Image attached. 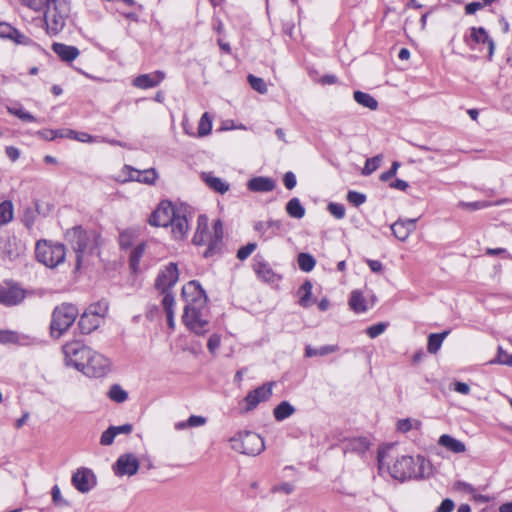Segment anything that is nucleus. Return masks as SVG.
<instances>
[{
	"mask_svg": "<svg viewBox=\"0 0 512 512\" xmlns=\"http://www.w3.org/2000/svg\"><path fill=\"white\" fill-rule=\"evenodd\" d=\"M182 297L186 301L182 322L186 328L198 336L210 331L207 296L198 281L192 280L182 288Z\"/></svg>",
	"mask_w": 512,
	"mask_h": 512,
	"instance_id": "1",
	"label": "nucleus"
},
{
	"mask_svg": "<svg viewBox=\"0 0 512 512\" xmlns=\"http://www.w3.org/2000/svg\"><path fill=\"white\" fill-rule=\"evenodd\" d=\"M66 238L76 253V268L81 266L84 254H92L99 246L100 235L94 230L75 226L66 232Z\"/></svg>",
	"mask_w": 512,
	"mask_h": 512,
	"instance_id": "2",
	"label": "nucleus"
},
{
	"mask_svg": "<svg viewBox=\"0 0 512 512\" xmlns=\"http://www.w3.org/2000/svg\"><path fill=\"white\" fill-rule=\"evenodd\" d=\"M390 475L397 480L421 479L425 476V459L422 456H401L389 468Z\"/></svg>",
	"mask_w": 512,
	"mask_h": 512,
	"instance_id": "3",
	"label": "nucleus"
},
{
	"mask_svg": "<svg viewBox=\"0 0 512 512\" xmlns=\"http://www.w3.org/2000/svg\"><path fill=\"white\" fill-rule=\"evenodd\" d=\"M79 314L78 308L70 303H62L52 313L50 324L51 335L59 338L74 323Z\"/></svg>",
	"mask_w": 512,
	"mask_h": 512,
	"instance_id": "4",
	"label": "nucleus"
},
{
	"mask_svg": "<svg viewBox=\"0 0 512 512\" xmlns=\"http://www.w3.org/2000/svg\"><path fill=\"white\" fill-rule=\"evenodd\" d=\"M35 254L37 260L49 268H54L65 260V246L61 243L39 240L36 243Z\"/></svg>",
	"mask_w": 512,
	"mask_h": 512,
	"instance_id": "5",
	"label": "nucleus"
},
{
	"mask_svg": "<svg viewBox=\"0 0 512 512\" xmlns=\"http://www.w3.org/2000/svg\"><path fill=\"white\" fill-rule=\"evenodd\" d=\"M231 442L233 443V449L251 456L260 454L265 448L262 437L250 431L240 433L238 437L231 438Z\"/></svg>",
	"mask_w": 512,
	"mask_h": 512,
	"instance_id": "6",
	"label": "nucleus"
},
{
	"mask_svg": "<svg viewBox=\"0 0 512 512\" xmlns=\"http://www.w3.org/2000/svg\"><path fill=\"white\" fill-rule=\"evenodd\" d=\"M91 348L85 346L79 341L68 342L63 346V353L65 357V363L67 366H72L80 371L89 357Z\"/></svg>",
	"mask_w": 512,
	"mask_h": 512,
	"instance_id": "7",
	"label": "nucleus"
},
{
	"mask_svg": "<svg viewBox=\"0 0 512 512\" xmlns=\"http://www.w3.org/2000/svg\"><path fill=\"white\" fill-rule=\"evenodd\" d=\"M179 279V271L176 263L170 262L158 273L155 280V288L160 294L173 295L171 289L175 286Z\"/></svg>",
	"mask_w": 512,
	"mask_h": 512,
	"instance_id": "8",
	"label": "nucleus"
},
{
	"mask_svg": "<svg viewBox=\"0 0 512 512\" xmlns=\"http://www.w3.org/2000/svg\"><path fill=\"white\" fill-rule=\"evenodd\" d=\"M84 368H81L80 371L88 376L94 378H100L105 376L110 370V361L104 355L91 350L88 359L85 364H83Z\"/></svg>",
	"mask_w": 512,
	"mask_h": 512,
	"instance_id": "9",
	"label": "nucleus"
},
{
	"mask_svg": "<svg viewBox=\"0 0 512 512\" xmlns=\"http://www.w3.org/2000/svg\"><path fill=\"white\" fill-rule=\"evenodd\" d=\"M179 207L170 201H162L149 217V224L155 227H168Z\"/></svg>",
	"mask_w": 512,
	"mask_h": 512,
	"instance_id": "10",
	"label": "nucleus"
},
{
	"mask_svg": "<svg viewBox=\"0 0 512 512\" xmlns=\"http://www.w3.org/2000/svg\"><path fill=\"white\" fill-rule=\"evenodd\" d=\"M463 40L471 49H474L476 44H487L488 60H492L495 51V43L485 28L471 27L470 33L466 34Z\"/></svg>",
	"mask_w": 512,
	"mask_h": 512,
	"instance_id": "11",
	"label": "nucleus"
},
{
	"mask_svg": "<svg viewBox=\"0 0 512 512\" xmlns=\"http://www.w3.org/2000/svg\"><path fill=\"white\" fill-rule=\"evenodd\" d=\"M275 384L274 381H271L251 390L244 398L246 403L245 411H251L255 409L259 403L269 400L272 396V390Z\"/></svg>",
	"mask_w": 512,
	"mask_h": 512,
	"instance_id": "12",
	"label": "nucleus"
},
{
	"mask_svg": "<svg viewBox=\"0 0 512 512\" xmlns=\"http://www.w3.org/2000/svg\"><path fill=\"white\" fill-rule=\"evenodd\" d=\"M25 298V291L14 283L6 282L0 286V304L5 306H15L20 304Z\"/></svg>",
	"mask_w": 512,
	"mask_h": 512,
	"instance_id": "13",
	"label": "nucleus"
},
{
	"mask_svg": "<svg viewBox=\"0 0 512 512\" xmlns=\"http://www.w3.org/2000/svg\"><path fill=\"white\" fill-rule=\"evenodd\" d=\"M139 469V461L135 455L131 453L122 454L119 456L113 465L114 473L117 476H132L137 473Z\"/></svg>",
	"mask_w": 512,
	"mask_h": 512,
	"instance_id": "14",
	"label": "nucleus"
},
{
	"mask_svg": "<svg viewBox=\"0 0 512 512\" xmlns=\"http://www.w3.org/2000/svg\"><path fill=\"white\" fill-rule=\"evenodd\" d=\"M73 486L81 493L89 492L96 485V477L92 470L88 468H79L72 475Z\"/></svg>",
	"mask_w": 512,
	"mask_h": 512,
	"instance_id": "15",
	"label": "nucleus"
},
{
	"mask_svg": "<svg viewBox=\"0 0 512 512\" xmlns=\"http://www.w3.org/2000/svg\"><path fill=\"white\" fill-rule=\"evenodd\" d=\"M123 173H127V176L121 179L122 182L126 181H138L146 184H153L157 178L156 171L152 168L145 169L143 171L134 169L129 165H125L122 170Z\"/></svg>",
	"mask_w": 512,
	"mask_h": 512,
	"instance_id": "16",
	"label": "nucleus"
},
{
	"mask_svg": "<svg viewBox=\"0 0 512 512\" xmlns=\"http://www.w3.org/2000/svg\"><path fill=\"white\" fill-rule=\"evenodd\" d=\"M60 131L64 132V133L60 134L61 138H68V139L76 140V141L83 142V143H92V142L105 141V142H108L111 145L125 146L120 141L111 140V139H104V138L100 139V137L92 136V135L88 134L84 130H60Z\"/></svg>",
	"mask_w": 512,
	"mask_h": 512,
	"instance_id": "17",
	"label": "nucleus"
},
{
	"mask_svg": "<svg viewBox=\"0 0 512 512\" xmlns=\"http://www.w3.org/2000/svg\"><path fill=\"white\" fill-rule=\"evenodd\" d=\"M222 239L223 223L220 219H217L213 224V234L209 238L208 247L203 254L205 258L213 256L220 250Z\"/></svg>",
	"mask_w": 512,
	"mask_h": 512,
	"instance_id": "18",
	"label": "nucleus"
},
{
	"mask_svg": "<svg viewBox=\"0 0 512 512\" xmlns=\"http://www.w3.org/2000/svg\"><path fill=\"white\" fill-rule=\"evenodd\" d=\"M185 212L186 209L184 207H179L175 217H173V221L169 225L172 227V234L175 239L184 238L188 231L189 225Z\"/></svg>",
	"mask_w": 512,
	"mask_h": 512,
	"instance_id": "19",
	"label": "nucleus"
},
{
	"mask_svg": "<svg viewBox=\"0 0 512 512\" xmlns=\"http://www.w3.org/2000/svg\"><path fill=\"white\" fill-rule=\"evenodd\" d=\"M165 78V73L162 71H155L149 74H141L134 78L133 85L140 89L153 88L159 85Z\"/></svg>",
	"mask_w": 512,
	"mask_h": 512,
	"instance_id": "20",
	"label": "nucleus"
},
{
	"mask_svg": "<svg viewBox=\"0 0 512 512\" xmlns=\"http://www.w3.org/2000/svg\"><path fill=\"white\" fill-rule=\"evenodd\" d=\"M67 17V15L45 12L44 21L46 24L47 34L54 36L60 33L65 27Z\"/></svg>",
	"mask_w": 512,
	"mask_h": 512,
	"instance_id": "21",
	"label": "nucleus"
},
{
	"mask_svg": "<svg viewBox=\"0 0 512 512\" xmlns=\"http://www.w3.org/2000/svg\"><path fill=\"white\" fill-rule=\"evenodd\" d=\"M52 51L59 57V59L66 63L73 62L80 54L77 47L66 45L63 43L55 42L52 44Z\"/></svg>",
	"mask_w": 512,
	"mask_h": 512,
	"instance_id": "22",
	"label": "nucleus"
},
{
	"mask_svg": "<svg viewBox=\"0 0 512 512\" xmlns=\"http://www.w3.org/2000/svg\"><path fill=\"white\" fill-rule=\"evenodd\" d=\"M275 186L273 179L264 176L253 177L247 182V188L251 192L266 193L274 190Z\"/></svg>",
	"mask_w": 512,
	"mask_h": 512,
	"instance_id": "23",
	"label": "nucleus"
},
{
	"mask_svg": "<svg viewBox=\"0 0 512 512\" xmlns=\"http://www.w3.org/2000/svg\"><path fill=\"white\" fill-rule=\"evenodd\" d=\"M416 219H408L405 221H396L393 225H391V230L394 236L401 240L405 241L411 232H413L416 228Z\"/></svg>",
	"mask_w": 512,
	"mask_h": 512,
	"instance_id": "24",
	"label": "nucleus"
},
{
	"mask_svg": "<svg viewBox=\"0 0 512 512\" xmlns=\"http://www.w3.org/2000/svg\"><path fill=\"white\" fill-rule=\"evenodd\" d=\"M253 268L258 277L265 282L273 283L280 278L270 265L262 259H256Z\"/></svg>",
	"mask_w": 512,
	"mask_h": 512,
	"instance_id": "25",
	"label": "nucleus"
},
{
	"mask_svg": "<svg viewBox=\"0 0 512 512\" xmlns=\"http://www.w3.org/2000/svg\"><path fill=\"white\" fill-rule=\"evenodd\" d=\"M438 445L455 454L464 453L466 451V446L462 441L448 434H443L439 437Z\"/></svg>",
	"mask_w": 512,
	"mask_h": 512,
	"instance_id": "26",
	"label": "nucleus"
},
{
	"mask_svg": "<svg viewBox=\"0 0 512 512\" xmlns=\"http://www.w3.org/2000/svg\"><path fill=\"white\" fill-rule=\"evenodd\" d=\"M101 324L99 318L92 315L87 310L80 316L78 326L82 334H90Z\"/></svg>",
	"mask_w": 512,
	"mask_h": 512,
	"instance_id": "27",
	"label": "nucleus"
},
{
	"mask_svg": "<svg viewBox=\"0 0 512 512\" xmlns=\"http://www.w3.org/2000/svg\"><path fill=\"white\" fill-rule=\"evenodd\" d=\"M202 179L206 185L215 192L224 194L229 190L230 186L227 182L223 181L221 178L211 175L210 173H203Z\"/></svg>",
	"mask_w": 512,
	"mask_h": 512,
	"instance_id": "28",
	"label": "nucleus"
},
{
	"mask_svg": "<svg viewBox=\"0 0 512 512\" xmlns=\"http://www.w3.org/2000/svg\"><path fill=\"white\" fill-rule=\"evenodd\" d=\"M24 250V245L15 236L7 238L4 252L9 259L19 257Z\"/></svg>",
	"mask_w": 512,
	"mask_h": 512,
	"instance_id": "29",
	"label": "nucleus"
},
{
	"mask_svg": "<svg viewBox=\"0 0 512 512\" xmlns=\"http://www.w3.org/2000/svg\"><path fill=\"white\" fill-rule=\"evenodd\" d=\"M45 12L69 16L70 0H48Z\"/></svg>",
	"mask_w": 512,
	"mask_h": 512,
	"instance_id": "30",
	"label": "nucleus"
},
{
	"mask_svg": "<svg viewBox=\"0 0 512 512\" xmlns=\"http://www.w3.org/2000/svg\"><path fill=\"white\" fill-rule=\"evenodd\" d=\"M174 305H175L174 295H166L165 297H163L162 306L166 313L167 325L172 330L175 328Z\"/></svg>",
	"mask_w": 512,
	"mask_h": 512,
	"instance_id": "31",
	"label": "nucleus"
},
{
	"mask_svg": "<svg viewBox=\"0 0 512 512\" xmlns=\"http://www.w3.org/2000/svg\"><path fill=\"white\" fill-rule=\"evenodd\" d=\"M339 351L338 345H324L320 348H314L311 345L305 347L306 357L326 356Z\"/></svg>",
	"mask_w": 512,
	"mask_h": 512,
	"instance_id": "32",
	"label": "nucleus"
},
{
	"mask_svg": "<svg viewBox=\"0 0 512 512\" xmlns=\"http://www.w3.org/2000/svg\"><path fill=\"white\" fill-rule=\"evenodd\" d=\"M295 413V408L288 402H280L273 410L274 418L277 421H283Z\"/></svg>",
	"mask_w": 512,
	"mask_h": 512,
	"instance_id": "33",
	"label": "nucleus"
},
{
	"mask_svg": "<svg viewBox=\"0 0 512 512\" xmlns=\"http://www.w3.org/2000/svg\"><path fill=\"white\" fill-rule=\"evenodd\" d=\"M285 209L287 214L295 219H301L305 215V208L301 204L300 200L296 197L290 199L287 202Z\"/></svg>",
	"mask_w": 512,
	"mask_h": 512,
	"instance_id": "34",
	"label": "nucleus"
},
{
	"mask_svg": "<svg viewBox=\"0 0 512 512\" xmlns=\"http://www.w3.org/2000/svg\"><path fill=\"white\" fill-rule=\"evenodd\" d=\"M449 334V331H444L442 333H432L428 336L427 350L431 354H435L441 348V345L444 339Z\"/></svg>",
	"mask_w": 512,
	"mask_h": 512,
	"instance_id": "35",
	"label": "nucleus"
},
{
	"mask_svg": "<svg viewBox=\"0 0 512 512\" xmlns=\"http://www.w3.org/2000/svg\"><path fill=\"white\" fill-rule=\"evenodd\" d=\"M366 301L362 293L358 290L351 292L349 299L350 308L356 313H363L367 310Z\"/></svg>",
	"mask_w": 512,
	"mask_h": 512,
	"instance_id": "36",
	"label": "nucleus"
},
{
	"mask_svg": "<svg viewBox=\"0 0 512 512\" xmlns=\"http://www.w3.org/2000/svg\"><path fill=\"white\" fill-rule=\"evenodd\" d=\"M354 100L361 106L375 110L378 107L377 100L368 93L362 91H355L353 94Z\"/></svg>",
	"mask_w": 512,
	"mask_h": 512,
	"instance_id": "37",
	"label": "nucleus"
},
{
	"mask_svg": "<svg viewBox=\"0 0 512 512\" xmlns=\"http://www.w3.org/2000/svg\"><path fill=\"white\" fill-rule=\"evenodd\" d=\"M14 216L13 203L10 200H5L0 203V228L10 223Z\"/></svg>",
	"mask_w": 512,
	"mask_h": 512,
	"instance_id": "38",
	"label": "nucleus"
},
{
	"mask_svg": "<svg viewBox=\"0 0 512 512\" xmlns=\"http://www.w3.org/2000/svg\"><path fill=\"white\" fill-rule=\"evenodd\" d=\"M145 251V243H140L134 247L130 253L129 265L133 272H137L139 268L140 260Z\"/></svg>",
	"mask_w": 512,
	"mask_h": 512,
	"instance_id": "39",
	"label": "nucleus"
},
{
	"mask_svg": "<svg viewBox=\"0 0 512 512\" xmlns=\"http://www.w3.org/2000/svg\"><path fill=\"white\" fill-rule=\"evenodd\" d=\"M297 262H298L299 268L303 272L312 271L316 265L315 258L311 254L304 253V252L298 254Z\"/></svg>",
	"mask_w": 512,
	"mask_h": 512,
	"instance_id": "40",
	"label": "nucleus"
},
{
	"mask_svg": "<svg viewBox=\"0 0 512 512\" xmlns=\"http://www.w3.org/2000/svg\"><path fill=\"white\" fill-rule=\"evenodd\" d=\"M108 397L116 403H123L128 399V393L119 384H113L109 389Z\"/></svg>",
	"mask_w": 512,
	"mask_h": 512,
	"instance_id": "41",
	"label": "nucleus"
},
{
	"mask_svg": "<svg viewBox=\"0 0 512 512\" xmlns=\"http://www.w3.org/2000/svg\"><path fill=\"white\" fill-rule=\"evenodd\" d=\"M86 310L102 321L108 311V303L106 301H99L91 304Z\"/></svg>",
	"mask_w": 512,
	"mask_h": 512,
	"instance_id": "42",
	"label": "nucleus"
},
{
	"mask_svg": "<svg viewBox=\"0 0 512 512\" xmlns=\"http://www.w3.org/2000/svg\"><path fill=\"white\" fill-rule=\"evenodd\" d=\"M299 293L302 294L300 296V299H299V304L302 306V307H308L310 305V297H311V294H312V284L310 281H305L300 289H299Z\"/></svg>",
	"mask_w": 512,
	"mask_h": 512,
	"instance_id": "43",
	"label": "nucleus"
},
{
	"mask_svg": "<svg viewBox=\"0 0 512 512\" xmlns=\"http://www.w3.org/2000/svg\"><path fill=\"white\" fill-rule=\"evenodd\" d=\"M21 336L12 330H0V344H20Z\"/></svg>",
	"mask_w": 512,
	"mask_h": 512,
	"instance_id": "44",
	"label": "nucleus"
},
{
	"mask_svg": "<svg viewBox=\"0 0 512 512\" xmlns=\"http://www.w3.org/2000/svg\"><path fill=\"white\" fill-rule=\"evenodd\" d=\"M369 448V441L366 438H354L349 441L348 449L358 453H364Z\"/></svg>",
	"mask_w": 512,
	"mask_h": 512,
	"instance_id": "45",
	"label": "nucleus"
},
{
	"mask_svg": "<svg viewBox=\"0 0 512 512\" xmlns=\"http://www.w3.org/2000/svg\"><path fill=\"white\" fill-rule=\"evenodd\" d=\"M247 79L253 90L257 91L260 94L267 93V85L262 78L249 74Z\"/></svg>",
	"mask_w": 512,
	"mask_h": 512,
	"instance_id": "46",
	"label": "nucleus"
},
{
	"mask_svg": "<svg viewBox=\"0 0 512 512\" xmlns=\"http://www.w3.org/2000/svg\"><path fill=\"white\" fill-rule=\"evenodd\" d=\"M382 161L381 155L369 158L366 160L365 166L362 169V174L368 176L378 169Z\"/></svg>",
	"mask_w": 512,
	"mask_h": 512,
	"instance_id": "47",
	"label": "nucleus"
},
{
	"mask_svg": "<svg viewBox=\"0 0 512 512\" xmlns=\"http://www.w3.org/2000/svg\"><path fill=\"white\" fill-rule=\"evenodd\" d=\"M347 201L355 207H359L366 202V195L357 191L350 190L347 193Z\"/></svg>",
	"mask_w": 512,
	"mask_h": 512,
	"instance_id": "48",
	"label": "nucleus"
},
{
	"mask_svg": "<svg viewBox=\"0 0 512 512\" xmlns=\"http://www.w3.org/2000/svg\"><path fill=\"white\" fill-rule=\"evenodd\" d=\"M9 112L15 116H17L19 119L25 121V122H34L35 118L30 113L26 112L22 107H9Z\"/></svg>",
	"mask_w": 512,
	"mask_h": 512,
	"instance_id": "49",
	"label": "nucleus"
},
{
	"mask_svg": "<svg viewBox=\"0 0 512 512\" xmlns=\"http://www.w3.org/2000/svg\"><path fill=\"white\" fill-rule=\"evenodd\" d=\"M490 363L494 364H502V365H512V355L507 353L501 346L498 347V354L495 360L490 361Z\"/></svg>",
	"mask_w": 512,
	"mask_h": 512,
	"instance_id": "50",
	"label": "nucleus"
},
{
	"mask_svg": "<svg viewBox=\"0 0 512 512\" xmlns=\"http://www.w3.org/2000/svg\"><path fill=\"white\" fill-rule=\"evenodd\" d=\"M327 209L336 219L345 217V207L343 204L331 202L328 204Z\"/></svg>",
	"mask_w": 512,
	"mask_h": 512,
	"instance_id": "51",
	"label": "nucleus"
},
{
	"mask_svg": "<svg viewBox=\"0 0 512 512\" xmlns=\"http://www.w3.org/2000/svg\"><path fill=\"white\" fill-rule=\"evenodd\" d=\"M133 233L131 231H122L119 235V245L121 249H127L132 246Z\"/></svg>",
	"mask_w": 512,
	"mask_h": 512,
	"instance_id": "52",
	"label": "nucleus"
},
{
	"mask_svg": "<svg viewBox=\"0 0 512 512\" xmlns=\"http://www.w3.org/2000/svg\"><path fill=\"white\" fill-rule=\"evenodd\" d=\"M256 247H257L256 243H248L247 245L241 247L237 251V258L239 260L247 259L254 252Z\"/></svg>",
	"mask_w": 512,
	"mask_h": 512,
	"instance_id": "53",
	"label": "nucleus"
},
{
	"mask_svg": "<svg viewBox=\"0 0 512 512\" xmlns=\"http://www.w3.org/2000/svg\"><path fill=\"white\" fill-rule=\"evenodd\" d=\"M115 437V431L113 430L112 426H110L102 433L100 437V444L103 446H109L113 443Z\"/></svg>",
	"mask_w": 512,
	"mask_h": 512,
	"instance_id": "54",
	"label": "nucleus"
},
{
	"mask_svg": "<svg viewBox=\"0 0 512 512\" xmlns=\"http://www.w3.org/2000/svg\"><path fill=\"white\" fill-rule=\"evenodd\" d=\"M387 328L385 323H377L367 328L366 333L370 338H376Z\"/></svg>",
	"mask_w": 512,
	"mask_h": 512,
	"instance_id": "55",
	"label": "nucleus"
},
{
	"mask_svg": "<svg viewBox=\"0 0 512 512\" xmlns=\"http://www.w3.org/2000/svg\"><path fill=\"white\" fill-rule=\"evenodd\" d=\"M11 40L14 41L16 44L25 46H31L34 44V42L29 37H27L17 29L15 30Z\"/></svg>",
	"mask_w": 512,
	"mask_h": 512,
	"instance_id": "56",
	"label": "nucleus"
},
{
	"mask_svg": "<svg viewBox=\"0 0 512 512\" xmlns=\"http://www.w3.org/2000/svg\"><path fill=\"white\" fill-rule=\"evenodd\" d=\"M52 501L56 506H68V502L62 498L60 488L54 485L51 490Z\"/></svg>",
	"mask_w": 512,
	"mask_h": 512,
	"instance_id": "57",
	"label": "nucleus"
},
{
	"mask_svg": "<svg viewBox=\"0 0 512 512\" xmlns=\"http://www.w3.org/2000/svg\"><path fill=\"white\" fill-rule=\"evenodd\" d=\"M265 225L267 227V231H270V233L266 236V239H270L276 234L277 231L281 229L282 222L280 220H269L265 221Z\"/></svg>",
	"mask_w": 512,
	"mask_h": 512,
	"instance_id": "58",
	"label": "nucleus"
},
{
	"mask_svg": "<svg viewBox=\"0 0 512 512\" xmlns=\"http://www.w3.org/2000/svg\"><path fill=\"white\" fill-rule=\"evenodd\" d=\"M221 344V337L218 334H212L207 342V348L211 354H215Z\"/></svg>",
	"mask_w": 512,
	"mask_h": 512,
	"instance_id": "59",
	"label": "nucleus"
},
{
	"mask_svg": "<svg viewBox=\"0 0 512 512\" xmlns=\"http://www.w3.org/2000/svg\"><path fill=\"white\" fill-rule=\"evenodd\" d=\"M61 133L62 132L60 130H38L37 131V134L39 135L40 138L48 140V141H52V140L61 138L60 137Z\"/></svg>",
	"mask_w": 512,
	"mask_h": 512,
	"instance_id": "60",
	"label": "nucleus"
},
{
	"mask_svg": "<svg viewBox=\"0 0 512 512\" xmlns=\"http://www.w3.org/2000/svg\"><path fill=\"white\" fill-rule=\"evenodd\" d=\"M16 28L6 22L0 23V37L3 39H10L13 37Z\"/></svg>",
	"mask_w": 512,
	"mask_h": 512,
	"instance_id": "61",
	"label": "nucleus"
},
{
	"mask_svg": "<svg viewBox=\"0 0 512 512\" xmlns=\"http://www.w3.org/2000/svg\"><path fill=\"white\" fill-rule=\"evenodd\" d=\"M400 167V163L397 162V161H394L390 167V169L386 172H383L381 175H380V180L383 181V182H386L388 180H390L391 178H393L396 173H397V170L398 168Z\"/></svg>",
	"mask_w": 512,
	"mask_h": 512,
	"instance_id": "62",
	"label": "nucleus"
},
{
	"mask_svg": "<svg viewBox=\"0 0 512 512\" xmlns=\"http://www.w3.org/2000/svg\"><path fill=\"white\" fill-rule=\"evenodd\" d=\"M22 222L28 229L32 228L35 223V213L31 208H27L23 214Z\"/></svg>",
	"mask_w": 512,
	"mask_h": 512,
	"instance_id": "63",
	"label": "nucleus"
},
{
	"mask_svg": "<svg viewBox=\"0 0 512 512\" xmlns=\"http://www.w3.org/2000/svg\"><path fill=\"white\" fill-rule=\"evenodd\" d=\"M455 507L453 500L450 498L444 499L435 512H451Z\"/></svg>",
	"mask_w": 512,
	"mask_h": 512,
	"instance_id": "64",
	"label": "nucleus"
}]
</instances>
